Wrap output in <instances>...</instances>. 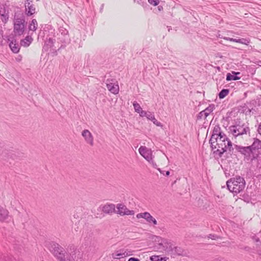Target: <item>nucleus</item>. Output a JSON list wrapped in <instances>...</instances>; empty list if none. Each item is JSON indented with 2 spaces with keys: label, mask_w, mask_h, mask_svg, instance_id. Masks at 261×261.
<instances>
[{
  "label": "nucleus",
  "mask_w": 261,
  "mask_h": 261,
  "mask_svg": "<svg viewBox=\"0 0 261 261\" xmlns=\"http://www.w3.org/2000/svg\"><path fill=\"white\" fill-rule=\"evenodd\" d=\"M208 238L212 240H216L218 238V237L217 236L212 234H209Z\"/></svg>",
  "instance_id": "36"
},
{
  "label": "nucleus",
  "mask_w": 261,
  "mask_h": 261,
  "mask_svg": "<svg viewBox=\"0 0 261 261\" xmlns=\"http://www.w3.org/2000/svg\"><path fill=\"white\" fill-rule=\"evenodd\" d=\"M240 72H232V74L228 73L226 75V80L228 81H235L238 80L240 79V77H238L237 75L239 74Z\"/></svg>",
  "instance_id": "22"
},
{
  "label": "nucleus",
  "mask_w": 261,
  "mask_h": 261,
  "mask_svg": "<svg viewBox=\"0 0 261 261\" xmlns=\"http://www.w3.org/2000/svg\"><path fill=\"white\" fill-rule=\"evenodd\" d=\"M136 217L138 219L143 218L147 222L152 223L154 225L157 224L156 220L148 212L139 213L136 215Z\"/></svg>",
  "instance_id": "13"
},
{
  "label": "nucleus",
  "mask_w": 261,
  "mask_h": 261,
  "mask_svg": "<svg viewBox=\"0 0 261 261\" xmlns=\"http://www.w3.org/2000/svg\"><path fill=\"white\" fill-rule=\"evenodd\" d=\"M239 43L248 45L250 43V40L245 38L240 39Z\"/></svg>",
  "instance_id": "30"
},
{
  "label": "nucleus",
  "mask_w": 261,
  "mask_h": 261,
  "mask_svg": "<svg viewBox=\"0 0 261 261\" xmlns=\"http://www.w3.org/2000/svg\"><path fill=\"white\" fill-rule=\"evenodd\" d=\"M230 132L234 137L247 134L249 131V128L245 125H233L229 127Z\"/></svg>",
  "instance_id": "7"
},
{
  "label": "nucleus",
  "mask_w": 261,
  "mask_h": 261,
  "mask_svg": "<svg viewBox=\"0 0 261 261\" xmlns=\"http://www.w3.org/2000/svg\"><path fill=\"white\" fill-rule=\"evenodd\" d=\"M25 8V13L27 16H31L35 13V8L30 0H27L24 3Z\"/></svg>",
  "instance_id": "15"
},
{
  "label": "nucleus",
  "mask_w": 261,
  "mask_h": 261,
  "mask_svg": "<svg viewBox=\"0 0 261 261\" xmlns=\"http://www.w3.org/2000/svg\"><path fill=\"white\" fill-rule=\"evenodd\" d=\"M216 261H226V260L224 259H223V258H221V259H218V260H217Z\"/></svg>",
  "instance_id": "44"
},
{
  "label": "nucleus",
  "mask_w": 261,
  "mask_h": 261,
  "mask_svg": "<svg viewBox=\"0 0 261 261\" xmlns=\"http://www.w3.org/2000/svg\"><path fill=\"white\" fill-rule=\"evenodd\" d=\"M221 38H223L225 40H228V41H230V39H232V38H229V37H223L222 36L221 37Z\"/></svg>",
  "instance_id": "42"
},
{
  "label": "nucleus",
  "mask_w": 261,
  "mask_h": 261,
  "mask_svg": "<svg viewBox=\"0 0 261 261\" xmlns=\"http://www.w3.org/2000/svg\"><path fill=\"white\" fill-rule=\"evenodd\" d=\"M0 15L2 21L6 23L9 18V13L4 5L0 6Z\"/></svg>",
  "instance_id": "19"
},
{
  "label": "nucleus",
  "mask_w": 261,
  "mask_h": 261,
  "mask_svg": "<svg viewBox=\"0 0 261 261\" xmlns=\"http://www.w3.org/2000/svg\"><path fill=\"white\" fill-rule=\"evenodd\" d=\"M73 255H72L71 256V258L73 259Z\"/></svg>",
  "instance_id": "47"
},
{
  "label": "nucleus",
  "mask_w": 261,
  "mask_h": 261,
  "mask_svg": "<svg viewBox=\"0 0 261 261\" xmlns=\"http://www.w3.org/2000/svg\"><path fill=\"white\" fill-rule=\"evenodd\" d=\"M155 241L159 242V247H158L157 248L160 250V251L162 252L166 251L167 252H170V251H172L171 244L167 240L162 239L159 237H156Z\"/></svg>",
  "instance_id": "8"
},
{
  "label": "nucleus",
  "mask_w": 261,
  "mask_h": 261,
  "mask_svg": "<svg viewBox=\"0 0 261 261\" xmlns=\"http://www.w3.org/2000/svg\"><path fill=\"white\" fill-rule=\"evenodd\" d=\"M49 251L60 261H72L70 259H66L64 249L57 243H51L48 246Z\"/></svg>",
  "instance_id": "3"
},
{
  "label": "nucleus",
  "mask_w": 261,
  "mask_h": 261,
  "mask_svg": "<svg viewBox=\"0 0 261 261\" xmlns=\"http://www.w3.org/2000/svg\"><path fill=\"white\" fill-rule=\"evenodd\" d=\"M128 261H140L138 258L135 257L129 258Z\"/></svg>",
  "instance_id": "38"
},
{
  "label": "nucleus",
  "mask_w": 261,
  "mask_h": 261,
  "mask_svg": "<svg viewBox=\"0 0 261 261\" xmlns=\"http://www.w3.org/2000/svg\"><path fill=\"white\" fill-rule=\"evenodd\" d=\"M55 40L52 38H49L45 42L43 46V49L47 50L49 48H51L54 46Z\"/></svg>",
  "instance_id": "26"
},
{
  "label": "nucleus",
  "mask_w": 261,
  "mask_h": 261,
  "mask_svg": "<svg viewBox=\"0 0 261 261\" xmlns=\"http://www.w3.org/2000/svg\"><path fill=\"white\" fill-rule=\"evenodd\" d=\"M239 40H240V39L232 38V39H230V41L235 42H237V43H239Z\"/></svg>",
  "instance_id": "39"
},
{
  "label": "nucleus",
  "mask_w": 261,
  "mask_h": 261,
  "mask_svg": "<svg viewBox=\"0 0 261 261\" xmlns=\"http://www.w3.org/2000/svg\"><path fill=\"white\" fill-rule=\"evenodd\" d=\"M117 213L120 215H134L135 212L133 210H128L124 204H118L117 205Z\"/></svg>",
  "instance_id": "12"
},
{
  "label": "nucleus",
  "mask_w": 261,
  "mask_h": 261,
  "mask_svg": "<svg viewBox=\"0 0 261 261\" xmlns=\"http://www.w3.org/2000/svg\"><path fill=\"white\" fill-rule=\"evenodd\" d=\"M133 255V251L127 249H121L116 251L112 253V256L113 258L120 259L127 256Z\"/></svg>",
  "instance_id": "10"
},
{
  "label": "nucleus",
  "mask_w": 261,
  "mask_h": 261,
  "mask_svg": "<svg viewBox=\"0 0 261 261\" xmlns=\"http://www.w3.org/2000/svg\"><path fill=\"white\" fill-rule=\"evenodd\" d=\"M8 211L0 205V221H4L8 217Z\"/></svg>",
  "instance_id": "21"
},
{
  "label": "nucleus",
  "mask_w": 261,
  "mask_h": 261,
  "mask_svg": "<svg viewBox=\"0 0 261 261\" xmlns=\"http://www.w3.org/2000/svg\"><path fill=\"white\" fill-rule=\"evenodd\" d=\"M252 239L256 243L257 246H259L260 245L261 243L259 238H256V237H253Z\"/></svg>",
  "instance_id": "35"
},
{
  "label": "nucleus",
  "mask_w": 261,
  "mask_h": 261,
  "mask_svg": "<svg viewBox=\"0 0 261 261\" xmlns=\"http://www.w3.org/2000/svg\"><path fill=\"white\" fill-rule=\"evenodd\" d=\"M140 154L148 162L152 165L153 167L156 166V164L153 160L152 151L151 149L147 148L146 146H141L139 148Z\"/></svg>",
  "instance_id": "6"
},
{
  "label": "nucleus",
  "mask_w": 261,
  "mask_h": 261,
  "mask_svg": "<svg viewBox=\"0 0 261 261\" xmlns=\"http://www.w3.org/2000/svg\"><path fill=\"white\" fill-rule=\"evenodd\" d=\"M233 150V147L232 145V143L230 140L227 137V141L225 140L222 142L221 144L218 148L214 151V153L218 154L220 157H221L222 154L226 151H229L230 152Z\"/></svg>",
  "instance_id": "4"
},
{
  "label": "nucleus",
  "mask_w": 261,
  "mask_h": 261,
  "mask_svg": "<svg viewBox=\"0 0 261 261\" xmlns=\"http://www.w3.org/2000/svg\"><path fill=\"white\" fill-rule=\"evenodd\" d=\"M249 146L254 153L253 155L255 159L257 158L258 154V150L261 148V141L257 139H255L252 144Z\"/></svg>",
  "instance_id": "14"
},
{
  "label": "nucleus",
  "mask_w": 261,
  "mask_h": 261,
  "mask_svg": "<svg viewBox=\"0 0 261 261\" xmlns=\"http://www.w3.org/2000/svg\"><path fill=\"white\" fill-rule=\"evenodd\" d=\"M38 27V23L35 19H33L29 23V30L33 32L35 31Z\"/></svg>",
  "instance_id": "25"
},
{
  "label": "nucleus",
  "mask_w": 261,
  "mask_h": 261,
  "mask_svg": "<svg viewBox=\"0 0 261 261\" xmlns=\"http://www.w3.org/2000/svg\"><path fill=\"white\" fill-rule=\"evenodd\" d=\"M214 110V106H210L207 108H206L204 110L200 112L197 116L198 119H201L202 118L205 119L211 113H212Z\"/></svg>",
  "instance_id": "17"
},
{
  "label": "nucleus",
  "mask_w": 261,
  "mask_h": 261,
  "mask_svg": "<svg viewBox=\"0 0 261 261\" xmlns=\"http://www.w3.org/2000/svg\"><path fill=\"white\" fill-rule=\"evenodd\" d=\"M257 131H258L259 134L261 135V122L258 126Z\"/></svg>",
  "instance_id": "40"
},
{
  "label": "nucleus",
  "mask_w": 261,
  "mask_h": 261,
  "mask_svg": "<svg viewBox=\"0 0 261 261\" xmlns=\"http://www.w3.org/2000/svg\"><path fill=\"white\" fill-rule=\"evenodd\" d=\"M133 106L135 112L137 113H139L142 110V108L140 107V105L136 101L134 102Z\"/></svg>",
  "instance_id": "28"
},
{
  "label": "nucleus",
  "mask_w": 261,
  "mask_h": 261,
  "mask_svg": "<svg viewBox=\"0 0 261 261\" xmlns=\"http://www.w3.org/2000/svg\"><path fill=\"white\" fill-rule=\"evenodd\" d=\"M82 136L84 138L85 141L91 146L94 144L93 137L90 132L88 129H84L82 133Z\"/></svg>",
  "instance_id": "16"
},
{
  "label": "nucleus",
  "mask_w": 261,
  "mask_h": 261,
  "mask_svg": "<svg viewBox=\"0 0 261 261\" xmlns=\"http://www.w3.org/2000/svg\"><path fill=\"white\" fill-rule=\"evenodd\" d=\"M106 86L112 93L117 94L119 91V87L115 79H108L106 80Z\"/></svg>",
  "instance_id": "9"
},
{
  "label": "nucleus",
  "mask_w": 261,
  "mask_h": 261,
  "mask_svg": "<svg viewBox=\"0 0 261 261\" xmlns=\"http://www.w3.org/2000/svg\"><path fill=\"white\" fill-rule=\"evenodd\" d=\"M258 63V65L261 66V61H259Z\"/></svg>",
  "instance_id": "46"
},
{
  "label": "nucleus",
  "mask_w": 261,
  "mask_h": 261,
  "mask_svg": "<svg viewBox=\"0 0 261 261\" xmlns=\"http://www.w3.org/2000/svg\"><path fill=\"white\" fill-rule=\"evenodd\" d=\"M174 254H177L178 255H180L181 253V249L177 247H172V251H171Z\"/></svg>",
  "instance_id": "29"
},
{
  "label": "nucleus",
  "mask_w": 261,
  "mask_h": 261,
  "mask_svg": "<svg viewBox=\"0 0 261 261\" xmlns=\"http://www.w3.org/2000/svg\"><path fill=\"white\" fill-rule=\"evenodd\" d=\"M146 118L148 119V120H150L151 121H152V120L155 118L154 117V115L153 114V113L152 112H148V113H147V116H146Z\"/></svg>",
  "instance_id": "32"
},
{
  "label": "nucleus",
  "mask_w": 261,
  "mask_h": 261,
  "mask_svg": "<svg viewBox=\"0 0 261 261\" xmlns=\"http://www.w3.org/2000/svg\"><path fill=\"white\" fill-rule=\"evenodd\" d=\"M134 1L136 2H137L138 4H140V0H134Z\"/></svg>",
  "instance_id": "45"
},
{
  "label": "nucleus",
  "mask_w": 261,
  "mask_h": 261,
  "mask_svg": "<svg viewBox=\"0 0 261 261\" xmlns=\"http://www.w3.org/2000/svg\"><path fill=\"white\" fill-rule=\"evenodd\" d=\"M225 140L227 141V136L226 135H222V136L215 138L214 140L210 139V143L211 144L212 150L214 151L219 146V144H221L222 142L224 141Z\"/></svg>",
  "instance_id": "11"
},
{
  "label": "nucleus",
  "mask_w": 261,
  "mask_h": 261,
  "mask_svg": "<svg viewBox=\"0 0 261 261\" xmlns=\"http://www.w3.org/2000/svg\"><path fill=\"white\" fill-rule=\"evenodd\" d=\"M138 113H139V115L141 117H146L148 112H147L146 111H144L142 110V109L141 111H140Z\"/></svg>",
  "instance_id": "34"
},
{
  "label": "nucleus",
  "mask_w": 261,
  "mask_h": 261,
  "mask_svg": "<svg viewBox=\"0 0 261 261\" xmlns=\"http://www.w3.org/2000/svg\"><path fill=\"white\" fill-rule=\"evenodd\" d=\"M16 60L17 62H20L21 60V57L20 56H19L18 57L16 58Z\"/></svg>",
  "instance_id": "41"
},
{
  "label": "nucleus",
  "mask_w": 261,
  "mask_h": 261,
  "mask_svg": "<svg viewBox=\"0 0 261 261\" xmlns=\"http://www.w3.org/2000/svg\"><path fill=\"white\" fill-rule=\"evenodd\" d=\"M148 3L154 6H157L160 3L159 0H148Z\"/></svg>",
  "instance_id": "31"
},
{
  "label": "nucleus",
  "mask_w": 261,
  "mask_h": 261,
  "mask_svg": "<svg viewBox=\"0 0 261 261\" xmlns=\"http://www.w3.org/2000/svg\"><path fill=\"white\" fill-rule=\"evenodd\" d=\"M159 256L153 255L150 257V259L152 261H158L159 260Z\"/></svg>",
  "instance_id": "37"
},
{
  "label": "nucleus",
  "mask_w": 261,
  "mask_h": 261,
  "mask_svg": "<svg viewBox=\"0 0 261 261\" xmlns=\"http://www.w3.org/2000/svg\"><path fill=\"white\" fill-rule=\"evenodd\" d=\"M238 152L244 155V159L247 160H251L255 159V158L253 155L254 153L251 150L249 146H242L240 145H234V148Z\"/></svg>",
  "instance_id": "5"
},
{
  "label": "nucleus",
  "mask_w": 261,
  "mask_h": 261,
  "mask_svg": "<svg viewBox=\"0 0 261 261\" xmlns=\"http://www.w3.org/2000/svg\"><path fill=\"white\" fill-rule=\"evenodd\" d=\"M9 46L11 49V50L14 53H17L19 50V45L13 42V41H11L9 43Z\"/></svg>",
  "instance_id": "24"
},
{
  "label": "nucleus",
  "mask_w": 261,
  "mask_h": 261,
  "mask_svg": "<svg viewBox=\"0 0 261 261\" xmlns=\"http://www.w3.org/2000/svg\"><path fill=\"white\" fill-rule=\"evenodd\" d=\"M13 25V32L15 36H21L23 34L26 23L23 13L19 10H17L14 13Z\"/></svg>",
  "instance_id": "1"
},
{
  "label": "nucleus",
  "mask_w": 261,
  "mask_h": 261,
  "mask_svg": "<svg viewBox=\"0 0 261 261\" xmlns=\"http://www.w3.org/2000/svg\"><path fill=\"white\" fill-rule=\"evenodd\" d=\"M229 90L226 89H222L219 93V97L220 99L224 98L229 93Z\"/></svg>",
  "instance_id": "27"
},
{
  "label": "nucleus",
  "mask_w": 261,
  "mask_h": 261,
  "mask_svg": "<svg viewBox=\"0 0 261 261\" xmlns=\"http://www.w3.org/2000/svg\"><path fill=\"white\" fill-rule=\"evenodd\" d=\"M170 175V172L169 171H166V175L169 176Z\"/></svg>",
  "instance_id": "43"
},
{
  "label": "nucleus",
  "mask_w": 261,
  "mask_h": 261,
  "mask_svg": "<svg viewBox=\"0 0 261 261\" xmlns=\"http://www.w3.org/2000/svg\"><path fill=\"white\" fill-rule=\"evenodd\" d=\"M101 211L105 214H111L115 211V205L114 204H106L101 206Z\"/></svg>",
  "instance_id": "18"
},
{
  "label": "nucleus",
  "mask_w": 261,
  "mask_h": 261,
  "mask_svg": "<svg viewBox=\"0 0 261 261\" xmlns=\"http://www.w3.org/2000/svg\"><path fill=\"white\" fill-rule=\"evenodd\" d=\"M222 135H225L221 130V128L219 125H215L212 132V135L210 139L214 140L215 138H218V137L222 136Z\"/></svg>",
  "instance_id": "20"
},
{
  "label": "nucleus",
  "mask_w": 261,
  "mask_h": 261,
  "mask_svg": "<svg viewBox=\"0 0 261 261\" xmlns=\"http://www.w3.org/2000/svg\"><path fill=\"white\" fill-rule=\"evenodd\" d=\"M33 39L30 36H27L23 40L20 42V44L24 47H28L31 43Z\"/></svg>",
  "instance_id": "23"
},
{
  "label": "nucleus",
  "mask_w": 261,
  "mask_h": 261,
  "mask_svg": "<svg viewBox=\"0 0 261 261\" xmlns=\"http://www.w3.org/2000/svg\"><path fill=\"white\" fill-rule=\"evenodd\" d=\"M226 185L230 192L238 194L244 189L245 181L244 178L241 176H237L229 179L226 182Z\"/></svg>",
  "instance_id": "2"
},
{
  "label": "nucleus",
  "mask_w": 261,
  "mask_h": 261,
  "mask_svg": "<svg viewBox=\"0 0 261 261\" xmlns=\"http://www.w3.org/2000/svg\"><path fill=\"white\" fill-rule=\"evenodd\" d=\"M153 124H154L155 125H156V126H160V127H162L163 126V125L162 124V123L160 122H159L155 118H153L152 121H151Z\"/></svg>",
  "instance_id": "33"
}]
</instances>
